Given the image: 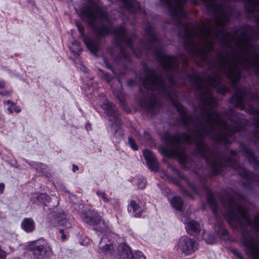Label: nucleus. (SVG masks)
<instances>
[{"mask_svg":"<svg viewBox=\"0 0 259 259\" xmlns=\"http://www.w3.org/2000/svg\"><path fill=\"white\" fill-rule=\"evenodd\" d=\"M197 89L201 93L202 107V121L194 124L197 131V139H194L195 142H201L202 138L209 136L214 139L219 140L225 136H230L237 130L231 129L223 117L215 110V100L212 97L211 88H217V91L224 94L227 90L225 85L221 83V78L218 76L209 77L207 82L198 79L196 83Z\"/></svg>","mask_w":259,"mask_h":259,"instance_id":"1","label":"nucleus"},{"mask_svg":"<svg viewBox=\"0 0 259 259\" xmlns=\"http://www.w3.org/2000/svg\"><path fill=\"white\" fill-rule=\"evenodd\" d=\"M80 218L84 222L94 226L96 231L104 233L99 245L100 251L105 254H111L114 248V244L108 238V236L113 235L110 231L109 222L102 220L98 213L93 210H89L81 214Z\"/></svg>","mask_w":259,"mask_h":259,"instance_id":"2","label":"nucleus"},{"mask_svg":"<svg viewBox=\"0 0 259 259\" xmlns=\"http://www.w3.org/2000/svg\"><path fill=\"white\" fill-rule=\"evenodd\" d=\"M83 17L89 22L96 26L98 23L101 25L97 28V33L100 35H105L111 33L110 25L105 26V24H109L107 14L105 13L101 8L98 5H91L82 11Z\"/></svg>","mask_w":259,"mask_h":259,"instance_id":"3","label":"nucleus"},{"mask_svg":"<svg viewBox=\"0 0 259 259\" xmlns=\"http://www.w3.org/2000/svg\"><path fill=\"white\" fill-rule=\"evenodd\" d=\"M239 66H242L246 69H251L255 73L259 75V63L257 65V69H256L254 66L246 64L243 65L239 62L238 61H233L231 62L230 61L223 58L221 59L219 65V70L220 71L225 73L227 77L232 82L234 85H236L237 82L238 81L240 77V73L239 70Z\"/></svg>","mask_w":259,"mask_h":259,"instance_id":"4","label":"nucleus"},{"mask_svg":"<svg viewBox=\"0 0 259 259\" xmlns=\"http://www.w3.org/2000/svg\"><path fill=\"white\" fill-rule=\"evenodd\" d=\"M226 215L230 221L234 223L243 222L247 225L253 227L256 231H259V218H255L252 223L249 217L247 210L240 204L230 202V206Z\"/></svg>","mask_w":259,"mask_h":259,"instance_id":"5","label":"nucleus"},{"mask_svg":"<svg viewBox=\"0 0 259 259\" xmlns=\"http://www.w3.org/2000/svg\"><path fill=\"white\" fill-rule=\"evenodd\" d=\"M240 46L241 56L236 61L245 65L246 64L254 66L257 69L259 63V57L255 52L254 47L248 40H244Z\"/></svg>","mask_w":259,"mask_h":259,"instance_id":"6","label":"nucleus"},{"mask_svg":"<svg viewBox=\"0 0 259 259\" xmlns=\"http://www.w3.org/2000/svg\"><path fill=\"white\" fill-rule=\"evenodd\" d=\"M101 108L104 110V112L109 117L110 121H114V123L111 125V129L114 133V136L119 139L122 138V132L120 129L118 121V113L116 112L115 106L111 104H109L108 101L105 99H103V104L101 105Z\"/></svg>","mask_w":259,"mask_h":259,"instance_id":"7","label":"nucleus"},{"mask_svg":"<svg viewBox=\"0 0 259 259\" xmlns=\"http://www.w3.org/2000/svg\"><path fill=\"white\" fill-rule=\"evenodd\" d=\"M184 141L188 143H192V140L188 135H186L182 139L179 136L170 137L167 138L166 143L168 144L170 147L167 148L165 150V154L168 156L177 157L185 159V155L183 151L179 148V143L181 141Z\"/></svg>","mask_w":259,"mask_h":259,"instance_id":"8","label":"nucleus"},{"mask_svg":"<svg viewBox=\"0 0 259 259\" xmlns=\"http://www.w3.org/2000/svg\"><path fill=\"white\" fill-rule=\"evenodd\" d=\"M143 85L147 89L157 91L159 93L165 91V85L162 78L153 72H150L143 80Z\"/></svg>","mask_w":259,"mask_h":259,"instance_id":"9","label":"nucleus"},{"mask_svg":"<svg viewBox=\"0 0 259 259\" xmlns=\"http://www.w3.org/2000/svg\"><path fill=\"white\" fill-rule=\"evenodd\" d=\"M29 247L37 258L49 255L52 253L50 246L44 240L34 241L30 245Z\"/></svg>","mask_w":259,"mask_h":259,"instance_id":"10","label":"nucleus"},{"mask_svg":"<svg viewBox=\"0 0 259 259\" xmlns=\"http://www.w3.org/2000/svg\"><path fill=\"white\" fill-rule=\"evenodd\" d=\"M177 250L186 255H189L198 249L197 243L187 237H181L176 246Z\"/></svg>","mask_w":259,"mask_h":259,"instance_id":"11","label":"nucleus"},{"mask_svg":"<svg viewBox=\"0 0 259 259\" xmlns=\"http://www.w3.org/2000/svg\"><path fill=\"white\" fill-rule=\"evenodd\" d=\"M241 243L245 248L246 253L253 259H259V243L256 240L252 238H244Z\"/></svg>","mask_w":259,"mask_h":259,"instance_id":"12","label":"nucleus"},{"mask_svg":"<svg viewBox=\"0 0 259 259\" xmlns=\"http://www.w3.org/2000/svg\"><path fill=\"white\" fill-rule=\"evenodd\" d=\"M178 59L176 57L165 55L161 60L163 68L166 71H176L178 67Z\"/></svg>","mask_w":259,"mask_h":259,"instance_id":"13","label":"nucleus"},{"mask_svg":"<svg viewBox=\"0 0 259 259\" xmlns=\"http://www.w3.org/2000/svg\"><path fill=\"white\" fill-rule=\"evenodd\" d=\"M127 210L131 216L138 218L142 213L143 207L139 200H132L128 203Z\"/></svg>","mask_w":259,"mask_h":259,"instance_id":"14","label":"nucleus"},{"mask_svg":"<svg viewBox=\"0 0 259 259\" xmlns=\"http://www.w3.org/2000/svg\"><path fill=\"white\" fill-rule=\"evenodd\" d=\"M143 154L149 168L153 171H157L158 169V162L154 154L147 149L143 151Z\"/></svg>","mask_w":259,"mask_h":259,"instance_id":"15","label":"nucleus"},{"mask_svg":"<svg viewBox=\"0 0 259 259\" xmlns=\"http://www.w3.org/2000/svg\"><path fill=\"white\" fill-rule=\"evenodd\" d=\"M113 33L116 39L122 41L128 47H132V40L128 38L125 30L121 27L116 28L114 30Z\"/></svg>","mask_w":259,"mask_h":259,"instance_id":"16","label":"nucleus"},{"mask_svg":"<svg viewBox=\"0 0 259 259\" xmlns=\"http://www.w3.org/2000/svg\"><path fill=\"white\" fill-rule=\"evenodd\" d=\"M182 220L186 225V229L188 233L192 234L200 231V226L196 221L190 220L187 217H183Z\"/></svg>","mask_w":259,"mask_h":259,"instance_id":"17","label":"nucleus"},{"mask_svg":"<svg viewBox=\"0 0 259 259\" xmlns=\"http://www.w3.org/2000/svg\"><path fill=\"white\" fill-rule=\"evenodd\" d=\"M246 97V94L243 90H236L235 94L232 98L231 102L236 105L237 106L243 109L244 106L243 102Z\"/></svg>","mask_w":259,"mask_h":259,"instance_id":"18","label":"nucleus"},{"mask_svg":"<svg viewBox=\"0 0 259 259\" xmlns=\"http://www.w3.org/2000/svg\"><path fill=\"white\" fill-rule=\"evenodd\" d=\"M122 2L123 7L128 11L132 13H137L138 12L139 4L135 0H121Z\"/></svg>","mask_w":259,"mask_h":259,"instance_id":"19","label":"nucleus"},{"mask_svg":"<svg viewBox=\"0 0 259 259\" xmlns=\"http://www.w3.org/2000/svg\"><path fill=\"white\" fill-rule=\"evenodd\" d=\"M22 228L26 232H32L35 228V224L31 218H25L21 222Z\"/></svg>","mask_w":259,"mask_h":259,"instance_id":"20","label":"nucleus"},{"mask_svg":"<svg viewBox=\"0 0 259 259\" xmlns=\"http://www.w3.org/2000/svg\"><path fill=\"white\" fill-rule=\"evenodd\" d=\"M83 41L87 47L93 54H96L98 50L99 44L97 40L91 39L88 37L83 38Z\"/></svg>","mask_w":259,"mask_h":259,"instance_id":"21","label":"nucleus"},{"mask_svg":"<svg viewBox=\"0 0 259 259\" xmlns=\"http://www.w3.org/2000/svg\"><path fill=\"white\" fill-rule=\"evenodd\" d=\"M48 198L49 196L46 194H35L32 201L35 203L46 204L48 202Z\"/></svg>","mask_w":259,"mask_h":259,"instance_id":"22","label":"nucleus"},{"mask_svg":"<svg viewBox=\"0 0 259 259\" xmlns=\"http://www.w3.org/2000/svg\"><path fill=\"white\" fill-rule=\"evenodd\" d=\"M59 224L64 226L65 228H69L71 227V223L67 218V215L63 213L60 214L58 217Z\"/></svg>","mask_w":259,"mask_h":259,"instance_id":"23","label":"nucleus"},{"mask_svg":"<svg viewBox=\"0 0 259 259\" xmlns=\"http://www.w3.org/2000/svg\"><path fill=\"white\" fill-rule=\"evenodd\" d=\"M172 207L179 211H181L183 202L181 198L178 196H175L170 201Z\"/></svg>","mask_w":259,"mask_h":259,"instance_id":"24","label":"nucleus"},{"mask_svg":"<svg viewBox=\"0 0 259 259\" xmlns=\"http://www.w3.org/2000/svg\"><path fill=\"white\" fill-rule=\"evenodd\" d=\"M214 228L218 234L222 239L224 240L228 239L229 236L228 232L222 226L220 225H215L214 226Z\"/></svg>","mask_w":259,"mask_h":259,"instance_id":"25","label":"nucleus"},{"mask_svg":"<svg viewBox=\"0 0 259 259\" xmlns=\"http://www.w3.org/2000/svg\"><path fill=\"white\" fill-rule=\"evenodd\" d=\"M207 31L205 28H200L199 31L197 33H190L189 35L191 37H194L195 38L207 39Z\"/></svg>","mask_w":259,"mask_h":259,"instance_id":"26","label":"nucleus"},{"mask_svg":"<svg viewBox=\"0 0 259 259\" xmlns=\"http://www.w3.org/2000/svg\"><path fill=\"white\" fill-rule=\"evenodd\" d=\"M134 183L138 189H143L146 185V180L143 177L141 176H138L135 178Z\"/></svg>","mask_w":259,"mask_h":259,"instance_id":"27","label":"nucleus"},{"mask_svg":"<svg viewBox=\"0 0 259 259\" xmlns=\"http://www.w3.org/2000/svg\"><path fill=\"white\" fill-rule=\"evenodd\" d=\"M134 257V253L130 248L127 247L121 253L120 259H133Z\"/></svg>","mask_w":259,"mask_h":259,"instance_id":"28","label":"nucleus"},{"mask_svg":"<svg viewBox=\"0 0 259 259\" xmlns=\"http://www.w3.org/2000/svg\"><path fill=\"white\" fill-rule=\"evenodd\" d=\"M69 47L74 53H78V52L81 50L80 43L76 40L73 42Z\"/></svg>","mask_w":259,"mask_h":259,"instance_id":"29","label":"nucleus"},{"mask_svg":"<svg viewBox=\"0 0 259 259\" xmlns=\"http://www.w3.org/2000/svg\"><path fill=\"white\" fill-rule=\"evenodd\" d=\"M25 162H27L30 166L35 168L37 170L41 171L42 169L44 168V167L46 166L42 164L41 163H36L34 162H28L27 160H25Z\"/></svg>","mask_w":259,"mask_h":259,"instance_id":"30","label":"nucleus"},{"mask_svg":"<svg viewBox=\"0 0 259 259\" xmlns=\"http://www.w3.org/2000/svg\"><path fill=\"white\" fill-rule=\"evenodd\" d=\"M207 200L209 204L212 207L213 213H215V209H217V203L215 199L213 198V196L210 195L208 196Z\"/></svg>","mask_w":259,"mask_h":259,"instance_id":"31","label":"nucleus"},{"mask_svg":"<svg viewBox=\"0 0 259 259\" xmlns=\"http://www.w3.org/2000/svg\"><path fill=\"white\" fill-rule=\"evenodd\" d=\"M96 194L99 197H100L102 199L104 202H109V199L106 196V195L105 192L101 190H98L96 192Z\"/></svg>","mask_w":259,"mask_h":259,"instance_id":"32","label":"nucleus"},{"mask_svg":"<svg viewBox=\"0 0 259 259\" xmlns=\"http://www.w3.org/2000/svg\"><path fill=\"white\" fill-rule=\"evenodd\" d=\"M156 104V100L154 99L152 100V101L146 104L144 106L148 111H152L155 108Z\"/></svg>","mask_w":259,"mask_h":259,"instance_id":"33","label":"nucleus"},{"mask_svg":"<svg viewBox=\"0 0 259 259\" xmlns=\"http://www.w3.org/2000/svg\"><path fill=\"white\" fill-rule=\"evenodd\" d=\"M134 258L133 259H146V256L144 254L140 251H136L134 253Z\"/></svg>","mask_w":259,"mask_h":259,"instance_id":"34","label":"nucleus"},{"mask_svg":"<svg viewBox=\"0 0 259 259\" xmlns=\"http://www.w3.org/2000/svg\"><path fill=\"white\" fill-rule=\"evenodd\" d=\"M174 105L177 108L178 110L182 114L185 113V109L183 106L179 103H174Z\"/></svg>","mask_w":259,"mask_h":259,"instance_id":"35","label":"nucleus"},{"mask_svg":"<svg viewBox=\"0 0 259 259\" xmlns=\"http://www.w3.org/2000/svg\"><path fill=\"white\" fill-rule=\"evenodd\" d=\"M128 143L131 146V147L134 150H137L138 149V146L135 143L134 140L131 138H128Z\"/></svg>","mask_w":259,"mask_h":259,"instance_id":"36","label":"nucleus"},{"mask_svg":"<svg viewBox=\"0 0 259 259\" xmlns=\"http://www.w3.org/2000/svg\"><path fill=\"white\" fill-rule=\"evenodd\" d=\"M205 241L207 243L213 244L215 242V238L213 235H209L208 236L207 238L205 239Z\"/></svg>","mask_w":259,"mask_h":259,"instance_id":"37","label":"nucleus"},{"mask_svg":"<svg viewBox=\"0 0 259 259\" xmlns=\"http://www.w3.org/2000/svg\"><path fill=\"white\" fill-rule=\"evenodd\" d=\"M231 251L238 259H243L241 254L235 249H232Z\"/></svg>","mask_w":259,"mask_h":259,"instance_id":"38","label":"nucleus"},{"mask_svg":"<svg viewBox=\"0 0 259 259\" xmlns=\"http://www.w3.org/2000/svg\"><path fill=\"white\" fill-rule=\"evenodd\" d=\"M76 26L77 27L78 30L79 32H80L81 35H83V31H84V28L81 25H80L79 24H76Z\"/></svg>","mask_w":259,"mask_h":259,"instance_id":"39","label":"nucleus"},{"mask_svg":"<svg viewBox=\"0 0 259 259\" xmlns=\"http://www.w3.org/2000/svg\"><path fill=\"white\" fill-rule=\"evenodd\" d=\"M6 256V252L0 248V259H5Z\"/></svg>","mask_w":259,"mask_h":259,"instance_id":"40","label":"nucleus"},{"mask_svg":"<svg viewBox=\"0 0 259 259\" xmlns=\"http://www.w3.org/2000/svg\"><path fill=\"white\" fill-rule=\"evenodd\" d=\"M60 233L61 234V238L63 240H65L66 239V237L65 235L64 230L63 229H61L60 230Z\"/></svg>","mask_w":259,"mask_h":259,"instance_id":"41","label":"nucleus"},{"mask_svg":"<svg viewBox=\"0 0 259 259\" xmlns=\"http://www.w3.org/2000/svg\"><path fill=\"white\" fill-rule=\"evenodd\" d=\"M14 110L16 113H19L21 111V108L19 106L15 105L14 107Z\"/></svg>","mask_w":259,"mask_h":259,"instance_id":"42","label":"nucleus"},{"mask_svg":"<svg viewBox=\"0 0 259 259\" xmlns=\"http://www.w3.org/2000/svg\"><path fill=\"white\" fill-rule=\"evenodd\" d=\"M0 94L2 95V96H9L11 93L9 91H4V92H2L0 93Z\"/></svg>","mask_w":259,"mask_h":259,"instance_id":"43","label":"nucleus"},{"mask_svg":"<svg viewBox=\"0 0 259 259\" xmlns=\"http://www.w3.org/2000/svg\"><path fill=\"white\" fill-rule=\"evenodd\" d=\"M6 103L8 105H9L10 106H13L15 105V103L10 100L7 101Z\"/></svg>","mask_w":259,"mask_h":259,"instance_id":"44","label":"nucleus"},{"mask_svg":"<svg viewBox=\"0 0 259 259\" xmlns=\"http://www.w3.org/2000/svg\"><path fill=\"white\" fill-rule=\"evenodd\" d=\"M4 184L3 183L0 184V193H2L3 192L4 189Z\"/></svg>","mask_w":259,"mask_h":259,"instance_id":"45","label":"nucleus"},{"mask_svg":"<svg viewBox=\"0 0 259 259\" xmlns=\"http://www.w3.org/2000/svg\"><path fill=\"white\" fill-rule=\"evenodd\" d=\"M104 78L107 81H109L110 79V77L108 76V75L107 74H104Z\"/></svg>","mask_w":259,"mask_h":259,"instance_id":"46","label":"nucleus"},{"mask_svg":"<svg viewBox=\"0 0 259 259\" xmlns=\"http://www.w3.org/2000/svg\"><path fill=\"white\" fill-rule=\"evenodd\" d=\"M104 64H105V66H106V67H107V68H110V66L108 63L107 60L105 59H104Z\"/></svg>","mask_w":259,"mask_h":259,"instance_id":"47","label":"nucleus"},{"mask_svg":"<svg viewBox=\"0 0 259 259\" xmlns=\"http://www.w3.org/2000/svg\"><path fill=\"white\" fill-rule=\"evenodd\" d=\"M12 106H10L9 107L7 108V111L9 113H13V109L12 108Z\"/></svg>","mask_w":259,"mask_h":259,"instance_id":"48","label":"nucleus"},{"mask_svg":"<svg viewBox=\"0 0 259 259\" xmlns=\"http://www.w3.org/2000/svg\"><path fill=\"white\" fill-rule=\"evenodd\" d=\"M78 170V167L75 165H73L72 170L75 172Z\"/></svg>","mask_w":259,"mask_h":259,"instance_id":"49","label":"nucleus"},{"mask_svg":"<svg viewBox=\"0 0 259 259\" xmlns=\"http://www.w3.org/2000/svg\"><path fill=\"white\" fill-rule=\"evenodd\" d=\"M5 85V82L3 81H0V88H2Z\"/></svg>","mask_w":259,"mask_h":259,"instance_id":"50","label":"nucleus"},{"mask_svg":"<svg viewBox=\"0 0 259 259\" xmlns=\"http://www.w3.org/2000/svg\"><path fill=\"white\" fill-rule=\"evenodd\" d=\"M91 128V125L90 124H87L86 125V128L88 130L89 128Z\"/></svg>","mask_w":259,"mask_h":259,"instance_id":"51","label":"nucleus"},{"mask_svg":"<svg viewBox=\"0 0 259 259\" xmlns=\"http://www.w3.org/2000/svg\"><path fill=\"white\" fill-rule=\"evenodd\" d=\"M86 240H87V241H86V243H87L89 241V239L88 238H86Z\"/></svg>","mask_w":259,"mask_h":259,"instance_id":"52","label":"nucleus"},{"mask_svg":"<svg viewBox=\"0 0 259 259\" xmlns=\"http://www.w3.org/2000/svg\"><path fill=\"white\" fill-rule=\"evenodd\" d=\"M117 96L118 98H119V100H121V98H120L119 97L118 95H117Z\"/></svg>","mask_w":259,"mask_h":259,"instance_id":"53","label":"nucleus"},{"mask_svg":"<svg viewBox=\"0 0 259 259\" xmlns=\"http://www.w3.org/2000/svg\"><path fill=\"white\" fill-rule=\"evenodd\" d=\"M202 234H204V231H202Z\"/></svg>","mask_w":259,"mask_h":259,"instance_id":"54","label":"nucleus"}]
</instances>
